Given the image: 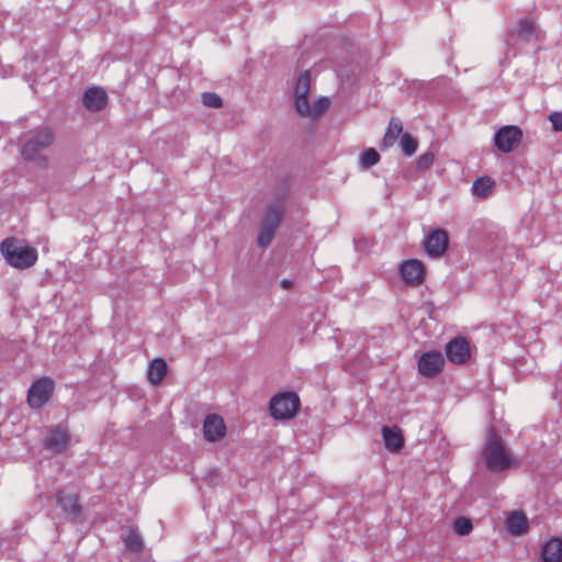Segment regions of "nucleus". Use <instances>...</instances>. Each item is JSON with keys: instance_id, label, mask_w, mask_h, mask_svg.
Wrapping results in <instances>:
<instances>
[{"instance_id": "obj_2", "label": "nucleus", "mask_w": 562, "mask_h": 562, "mask_svg": "<svg viewBox=\"0 0 562 562\" xmlns=\"http://www.w3.org/2000/svg\"><path fill=\"white\" fill-rule=\"evenodd\" d=\"M55 140V132L50 126L41 125L26 133L20 147V155L26 161L44 159L42 151L49 148Z\"/></svg>"}, {"instance_id": "obj_20", "label": "nucleus", "mask_w": 562, "mask_h": 562, "mask_svg": "<svg viewBox=\"0 0 562 562\" xmlns=\"http://www.w3.org/2000/svg\"><path fill=\"white\" fill-rule=\"evenodd\" d=\"M496 187V182L488 176H483L474 180L471 191L479 199H487Z\"/></svg>"}, {"instance_id": "obj_31", "label": "nucleus", "mask_w": 562, "mask_h": 562, "mask_svg": "<svg viewBox=\"0 0 562 562\" xmlns=\"http://www.w3.org/2000/svg\"><path fill=\"white\" fill-rule=\"evenodd\" d=\"M549 121L555 132H562V112H552L549 115Z\"/></svg>"}, {"instance_id": "obj_13", "label": "nucleus", "mask_w": 562, "mask_h": 562, "mask_svg": "<svg viewBox=\"0 0 562 562\" xmlns=\"http://www.w3.org/2000/svg\"><path fill=\"white\" fill-rule=\"evenodd\" d=\"M70 440L68 430L58 425L48 431L44 446L54 453H63L69 447Z\"/></svg>"}, {"instance_id": "obj_6", "label": "nucleus", "mask_w": 562, "mask_h": 562, "mask_svg": "<svg viewBox=\"0 0 562 562\" xmlns=\"http://www.w3.org/2000/svg\"><path fill=\"white\" fill-rule=\"evenodd\" d=\"M55 382L49 376H43L34 381L29 391L26 402L32 408L43 407L52 397Z\"/></svg>"}, {"instance_id": "obj_30", "label": "nucleus", "mask_w": 562, "mask_h": 562, "mask_svg": "<svg viewBox=\"0 0 562 562\" xmlns=\"http://www.w3.org/2000/svg\"><path fill=\"white\" fill-rule=\"evenodd\" d=\"M435 160V155L432 151H426L419 156L417 160V169L418 170H427L431 167Z\"/></svg>"}, {"instance_id": "obj_14", "label": "nucleus", "mask_w": 562, "mask_h": 562, "mask_svg": "<svg viewBox=\"0 0 562 562\" xmlns=\"http://www.w3.org/2000/svg\"><path fill=\"white\" fill-rule=\"evenodd\" d=\"M204 439L209 442H216L226 435L224 419L217 414L206 415L203 423Z\"/></svg>"}, {"instance_id": "obj_24", "label": "nucleus", "mask_w": 562, "mask_h": 562, "mask_svg": "<svg viewBox=\"0 0 562 562\" xmlns=\"http://www.w3.org/2000/svg\"><path fill=\"white\" fill-rule=\"evenodd\" d=\"M403 131V124L400 119L392 117L389 127L384 134V137L382 139V146L384 148H389L394 145L395 140L397 139L398 135Z\"/></svg>"}, {"instance_id": "obj_27", "label": "nucleus", "mask_w": 562, "mask_h": 562, "mask_svg": "<svg viewBox=\"0 0 562 562\" xmlns=\"http://www.w3.org/2000/svg\"><path fill=\"white\" fill-rule=\"evenodd\" d=\"M473 529L472 521L467 517H458L453 521V531L458 536H467Z\"/></svg>"}, {"instance_id": "obj_4", "label": "nucleus", "mask_w": 562, "mask_h": 562, "mask_svg": "<svg viewBox=\"0 0 562 562\" xmlns=\"http://www.w3.org/2000/svg\"><path fill=\"white\" fill-rule=\"evenodd\" d=\"M283 212V206L280 203H272L266 207L257 237L258 247L265 249L272 243L282 222Z\"/></svg>"}, {"instance_id": "obj_28", "label": "nucleus", "mask_w": 562, "mask_h": 562, "mask_svg": "<svg viewBox=\"0 0 562 562\" xmlns=\"http://www.w3.org/2000/svg\"><path fill=\"white\" fill-rule=\"evenodd\" d=\"M202 102L205 106L213 109H218L223 104L222 98L215 92L202 93Z\"/></svg>"}, {"instance_id": "obj_22", "label": "nucleus", "mask_w": 562, "mask_h": 562, "mask_svg": "<svg viewBox=\"0 0 562 562\" xmlns=\"http://www.w3.org/2000/svg\"><path fill=\"white\" fill-rule=\"evenodd\" d=\"M168 371L167 362L161 358L150 361L147 370V379L153 384H159Z\"/></svg>"}, {"instance_id": "obj_7", "label": "nucleus", "mask_w": 562, "mask_h": 562, "mask_svg": "<svg viewBox=\"0 0 562 562\" xmlns=\"http://www.w3.org/2000/svg\"><path fill=\"white\" fill-rule=\"evenodd\" d=\"M311 85V74L304 70L300 74L295 86V110L302 117H308L312 114V108L308 102V92Z\"/></svg>"}, {"instance_id": "obj_32", "label": "nucleus", "mask_w": 562, "mask_h": 562, "mask_svg": "<svg viewBox=\"0 0 562 562\" xmlns=\"http://www.w3.org/2000/svg\"><path fill=\"white\" fill-rule=\"evenodd\" d=\"M280 285H281L282 289L289 290V289H291L293 286V282L291 280H289V279H283L280 282Z\"/></svg>"}, {"instance_id": "obj_19", "label": "nucleus", "mask_w": 562, "mask_h": 562, "mask_svg": "<svg viewBox=\"0 0 562 562\" xmlns=\"http://www.w3.org/2000/svg\"><path fill=\"white\" fill-rule=\"evenodd\" d=\"M382 437L385 447L391 451H397L404 446V438L402 436L401 429L396 426H383Z\"/></svg>"}, {"instance_id": "obj_25", "label": "nucleus", "mask_w": 562, "mask_h": 562, "mask_svg": "<svg viewBox=\"0 0 562 562\" xmlns=\"http://www.w3.org/2000/svg\"><path fill=\"white\" fill-rule=\"evenodd\" d=\"M360 164L363 169H369L380 160V154L374 148H367L360 154Z\"/></svg>"}, {"instance_id": "obj_15", "label": "nucleus", "mask_w": 562, "mask_h": 562, "mask_svg": "<svg viewBox=\"0 0 562 562\" xmlns=\"http://www.w3.org/2000/svg\"><path fill=\"white\" fill-rule=\"evenodd\" d=\"M538 31L533 23V21L529 19L521 20L517 27L514 30H509L507 33V43L510 45H515L516 42L514 41L515 37H517V41L521 43H528L533 38H537Z\"/></svg>"}, {"instance_id": "obj_23", "label": "nucleus", "mask_w": 562, "mask_h": 562, "mask_svg": "<svg viewBox=\"0 0 562 562\" xmlns=\"http://www.w3.org/2000/svg\"><path fill=\"white\" fill-rule=\"evenodd\" d=\"M123 542L127 551L134 553H142L145 544L142 535L138 529L131 527L126 535L123 536Z\"/></svg>"}, {"instance_id": "obj_11", "label": "nucleus", "mask_w": 562, "mask_h": 562, "mask_svg": "<svg viewBox=\"0 0 562 562\" xmlns=\"http://www.w3.org/2000/svg\"><path fill=\"white\" fill-rule=\"evenodd\" d=\"M445 366V359L440 351L431 350L423 353L418 360V371L422 375L434 378L438 375Z\"/></svg>"}, {"instance_id": "obj_26", "label": "nucleus", "mask_w": 562, "mask_h": 562, "mask_svg": "<svg viewBox=\"0 0 562 562\" xmlns=\"http://www.w3.org/2000/svg\"><path fill=\"white\" fill-rule=\"evenodd\" d=\"M403 154L407 157L414 155L418 147V142L411 134H404L400 142Z\"/></svg>"}, {"instance_id": "obj_1", "label": "nucleus", "mask_w": 562, "mask_h": 562, "mask_svg": "<svg viewBox=\"0 0 562 562\" xmlns=\"http://www.w3.org/2000/svg\"><path fill=\"white\" fill-rule=\"evenodd\" d=\"M485 467L490 472L499 473L510 469L515 464V459L506 449L502 437L491 427L485 437V442L481 451Z\"/></svg>"}, {"instance_id": "obj_12", "label": "nucleus", "mask_w": 562, "mask_h": 562, "mask_svg": "<svg viewBox=\"0 0 562 562\" xmlns=\"http://www.w3.org/2000/svg\"><path fill=\"white\" fill-rule=\"evenodd\" d=\"M56 505L61 508L63 513L71 521H78L82 507L79 504L78 495L66 491H58L55 495Z\"/></svg>"}, {"instance_id": "obj_5", "label": "nucleus", "mask_w": 562, "mask_h": 562, "mask_svg": "<svg viewBox=\"0 0 562 562\" xmlns=\"http://www.w3.org/2000/svg\"><path fill=\"white\" fill-rule=\"evenodd\" d=\"M301 401L293 391H284L274 394L270 398L269 412L276 420L292 419L299 412Z\"/></svg>"}, {"instance_id": "obj_9", "label": "nucleus", "mask_w": 562, "mask_h": 562, "mask_svg": "<svg viewBox=\"0 0 562 562\" xmlns=\"http://www.w3.org/2000/svg\"><path fill=\"white\" fill-rule=\"evenodd\" d=\"M447 359L453 364H463L471 357L470 342L464 336H457L446 345Z\"/></svg>"}, {"instance_id": "obj_3", "label": "nucleus", "mask_w": 562, "mask_h": 562, "mask_svg": "<svg viewBox=\"0 0 562 562\" xmlns=\"http://www.w3.org/2000/svg\"><path fill=\"white\" fill-rule=\"evenodd\" d=\"M0 251L11 267L21 270L34 266L37 260V250L15 238L2 240Z\"/></svg>"}, {"instance_id": "obj_8", "label": "nucleus", "mask_w": 562, "mask_h": 562, "mask_svg": "<svg viewBox=\"0 0 562 562\" xmlns=\"http://www.w3.org/2000/svg\"><path fill=\"white\" fill-rule=\"evenodd\" d=\"M522 131L516 125L501 127L494 135V144L502 153H510L519 145Z\"/></svg>"}, {"instance_id": "obj_10", "label": "nucleus", "mask_w": 562, "mask_h": 562, "mask_svg": "<svg viewBox=\"0 0 562 562\" xmlns=\"http://www.w3.org/2000/svg\"><path fill=\"white\" fill-rule=\"evenodd\" d=\"M449 246V237L445 229H432L424 240V248L430 258L441 257Z\"/></svg>"}, {"instance_id": "obj_16", "label": "nucleus", "mask_w": 562, "mask_h": 562, "mask_svg": "<svg viewBox=\"0 0 562 562\" xmlns=\"http://www.w3.org/2000/svg\"><path fill=\"white\" fill-rule=\"evenodd\" d=\"M402 279L409 284H419L424 280L425 265L418 259H408L400 267Z\"/></svg>"}, {"instance_id": "obj_18", "label": "nucleus", "mask_w": 562, "mask_h": 562, "mask_svg": "<svg viewBox=\"0 0 562 562\" xmlns=\"http://www.w3.org/2000/svg\"><path fill=\"white\" fill-rule=\"evenodd\" d=\"M541 557L543 562H562V539L552 538L542 546Z\"/></svg>"}, {"instance_id": "obj_17", "label": "nucleus", "mask_w": 562, "mask_h": 562, "mask_svg": "<svg viewBox=\"0 0 562 562\" xmlns=\"http://www.w3.org/2000/svg\"><path fill=\"white\" fill-rule=\"evenodd\" d=\"M108 103L106 91L101 87L88 88L82 97L83 106L92 112H99L105 108Z\"/></svg>"}, {"instance_id": "obj_21", "label": "nucleus", "mask_w": 562, "mask_h": 562, "mask_svg": "<svg viewBox=\"0 0 562 562\" xmlns=\"http://www.w3.org/2000/svg\"><path fill=\"white\" fill-rule=\"evenodd\" d=\"M508 531L514 536H521L528 531V519L524 513H512L506 521Z\"/></svg>"}, {"instance_id": "obj_29", "label": "nucleus", "mask_w": 562, "mask_h": 562, "mask_svg": "<svg viewBox=\"0 0 562 562\" xmlns=\"http://www.w3.org/2000/svg\"><path fill=\"white\" fill-rule=\"evenodd\" d=\"M330 106V100L327 97L317 99L312 108L311 116L317 117L325 113Z\"/></svg>"}]
</instances>
